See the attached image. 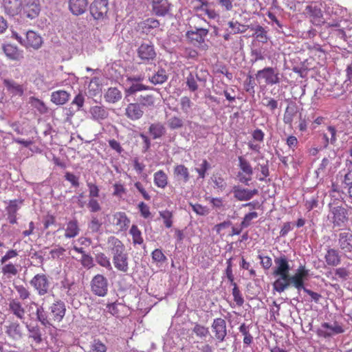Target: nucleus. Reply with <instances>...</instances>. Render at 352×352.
Instances as JSON below:
<instances>
[{"label": "nucleus", "mask_w": 352, "mask_h": 352, "mask_svg": "<svg viewBox=\"0 0 352 352\" xmlns=\"http://www.w3.org/2000/svg\"><path fill=\"white\" fill-rule=\"evenodd\" d=\"M274 262L276 268L273 274L278 278L273 284L274 289L281 293L292 285L297 289L299 294L302 291L305 296L308 294V289L305 287L304 280L308 274V271L305 269V267L302 269H298L294 275L290 276V267L285 256L276 258Z\"/></svg>", "instance_id": "nucleus-1"}, {"label": "nucleus", "mask_w": 352, "mask_h": 352, "mask_svg": "<svg viewBox=\"0 0 352 352\" xmlns=\"http://www.w3.org/2000/svg\"><path fill=\"white\" fill-rule=\"evenodd\" d=\"M108 244L114 267L117 270L126 273L129 268V256L125 252V247L122 242L115 236H111L108 239Z\"/></svg>", "instance_id": "nucleus-2"}, {"label": "nucleus", "mask_w": 352, "mask_h": 352, "mask_svg": "<svg viewBox=\"0 0 352 352\" xmlns=\"http://www.w3.org/2000/svg\"><path fill=\"white\" fill-rule=\"evenodd\" d=\"M137 56L144 63H151L155 60L157 54L154 45L152 41L146 40L142 41L138 45L137 50Z\"/></svg>", "instance_id": "nucleus-3"}, {"label": "nucleus", "mask_w": 352, "mask_h": 352, "mask_svg": "<svg viewBox=\"0 0 352 352\" xmlns=\"http://www.w3.org/2000/svg\"><path fill=\"white\" fill-rule=\"evenodd\" d=\"M30 284L40 296L47 294L50 290L51 282L45 274H36L30 280Z\"/></svg>", "instance_id": "nucleus-4"}, {"label": "nucleus", "mask_w": 352, "mask_h": 352, "mask_svg": "<svg viewBox=\"0 0 352 352\" xmlns=\"http://www.w3.org/2000/svg\"><path fill=\"white\" fill-rule=\"evenodd\" d=\"M256 78L258 82L261 79H263L265 84L270 85H276L280 82L279 72L276 68L272 67L258 70L256 74Z\"/></svg>", "instance_id": "nucleus-5"}, {"label": "nucleus", "mask_w": 352, "mask_h": 352, "mask_svg": "<svg viewBox=\"0 0 352 352\" xmlns=\"http://www.w3.org/2000/svg\"><path fill=\"white\" fill-rule=\"evenodd\" d=\"M108 0H94L89 7L90 14L95 20H103L109 10Z\"/></svg>", "instance_id": "nucleus-6"}, {"label": "nucleus", "mask_w": 352, "mask_h": 352, "mask_svg": "<svg viewBox=\"0 0 352 352\" xmlns=\"http://www.w3.org/2000/svg\"><path fill=\"white\" fill-rule=\"evenodd\" d=\"M91 292L96 296H104L108 291V280L102 274H97L91 281Z\"/></svg>", "instance_id": "nucleus-7"}, {"label": "nucleus", "mask_w": 352, "mask_h": 352, "mask_svg": "<svg viewBox=\"0 0 352 352\" xmlns=\"http://www.w3.org/2000/svg\"><path fill=\"white\" fill-rule=\"evenodd\" d=\"M52 322H60L66 313L65 304L61 300H55L49 307Z\"/></svg>", "instance_id": "nucleus-8"}, {"label": "nucleus", "mask_w": 352, "mask_h": 352, "mask_svg": "<svg viewBox=\"0 0 352 352\" xmlns=\"http://www.w3.org/2000/svg\"><path fill=\"white\" fill-rule=\"evenodd\" d=\"M23 8V14L30 19L38 16L41 12L40 0H25Z\"/></svg>", "instance_id": "nucleus-9"}, {"label": "nucleus", "mask_w": 352, "mask_h": 352, "mask_svg": "<svg viewBox=\"0 0 352 352\" xmlns=\"http://www.w3.org/2000/svg\"><path fill=\"white\" fill-rule=\"evenodd\" d=\"M211 328L214 338L219 342H223L228 333L226 320L221 318L214 319Z\"/></svg>", "instance_id": "nucleus-10"}, {"label": "nucleus", "mask_w": 352, "mask_h": 352, "mask_svg": "<svg viewBox=\"0 0 352 352\" xmlns=\"http://www.w3.org/2000/svg\"><path fill=\"white\" fill-rule=\"evenodd\" d=\"M329 218L334 226H342L348 220L346 210L341 206L331 207Z\"/></svg>", "instance_id": "nucleus-11"}, {"label": "nucleus", "mask_w": 352, "mask_h": 352, "mask_svg": "<svg viewBox=\"0 0 352 352\" xmlns=\"http://www.w3.org/2000/svg\"><path fill=\"white\" fill-rule=\"evenodd\" d=\"M22 5V0H2V8L4 12L12 17L21 12Z\"/></svg>", "instance_id": "nucleus-12"}, {"label": "nucleus", "mask_w": 352, "mask_h": 352, "mask_svg": "<svg viewBox=\"0 0 352 352\" xmlns=\"http://www.w3.org/2000/svg\"><path fill=\"white\" fill-rule=\"evenodd\" d=\"M8 310L10 314L21 321L25 319V309L22 303L16 298L9 300Z\"/></svg>", "instance_id": "nucleus-13"}, {"label": "nucleus", "mask_w": 352, "mask_h": 352, "mask_svg": "<svg viewBox=\"0 0 352 352\" xmlns=\"http://www.w3.org/2000/svg\"><path fill=\"white\" fill-rule=\"evenodd\" d=\"M4 329L8 336L14 340H19L23 338L22 327L18 321L8 322L4 326Z\"/></svg>", "instance_id": "nucleus-14"}, {"label": "nucleus", "mask_w": 352, "mask_h": 352, "mask_svg": "<svg viewBox=\"0 0 352 352\" xmlns=\"http://www.w3.org/2000/svg\"><path fill=\"white\" fill-rule=\"evenodd\" d=\"M232 192L234 198L241 201L250 200L254 195L258 193L257 189L249 190L243 188L239 186H234L232 188Z\"/></svg>", "instance_id": "nucleus-15"}, {"label": "nucleus", "mask_w": 352, "mask_h": 352, "mask_svg": "<svg viewBox=\"0 0 352 352\" xmlns=\"http://www.w3.org/2000/svg\"><path fill=\"white\" fill-rule=\"evenodd\" d=\"M2 50L8 58L12 60L19 61L23 58V52L16 45L7 43L2 45Z\"/></svg>", "instance_id": "nucleus-16"}, {"label": "nucleus", "mask_w": 352, "mask_h": 352, "mask_svg": "<svg viewBox=\"0 0 352 352\" xmlns=\"http://www.w3.org/2000/svg\"><path fill=\"white\" fill-rule=\"evenodd\" d=\"M144 110L138 102L129 103L125 109V116L131 120H140L144 115Z\"/></svg>", "instance_id": "nucleus-17"}, {"label": "nucleus", "mask_w": 352, "mask_h": 352, "mask_svg": "<svg viewBox=\"0 0 352 352\" xmlns=\"http://www.w3.org/2000/svg\"><path fill=\"white\" fill-rule=\"evenodd\" d=\"M338 245L344 253H352V233L344 231L339 234Z\"/></svg>", "instance_id": "nucleus-18"}, {"label": "nucleus", "mask_w": 352, "mask_h": 352, "mask_svg": "<svg viewBox=\"0 0 352 352\" xmlns=\"http://www.w3.org/2000/svg\"><path fill=\"white\" fill-rule=\"evenodd\" d=\"M42 44L43 39L38 34L32 30L27 32L25 44H23L24 47L38 50L41 47Z\"/></svg>", "instance_id": "nucleus-19"}, {"label": "nucleus", "mask_w": 352, "mask_h": 352, "mask_svg": "<svg viewBox=\"0 0 352 352\" xmlns=\"http://www.w3.org/2000/svg\"><path fill=\"white\" fill-rule=\"evenodd\" d=\"M319 331L320 334L323 335L324 337H329L336 334L342 333L344 330L341 325L337 322H335L333 324H330L327 322L322 323Z\"/></svg>", "instance_id": "nucleus-20"}, {"label": "nucleus", "mask_w": 352, "mask_h": 352, "mask_svg": "<svg viewBox=\"0 0 352 352\" xmlns=\"http://www.w3.org/2000/svg\"><path fill=\"white\" fill-rule=\"evenodd\" d=\"M208 34V30L206 28H195V30L186 32V36L192 43H203Z\"/></svg>", "instance_id": "nucleus-21"}, {"label": "nucleus", "mask_w": 352, "mask_h": 352, "mask_svg": "<svg viewBox=\"0 0 352 352\" xmlns=\"http://www.w3.org/2000/svg\"><path fill=\"white\" fill-rule=\"evenodd\" d=\"M31 305H34L36 307V320L45 327L52 326V323L50 314H47L43 306L42 305H39L35 302H32Z\"/></svg>", "instance_id": "nucleus-22"}, {"label": "nucleus", "mask_w": 352, "mask_h": 352, "mask_svg": "<svg viewBox=\"0 0 352 352\" xmlns=\"http://www.w3.org/2000/svg\"><path fill=\"white\" fill-rule=\"evenodd\" d=\"M87 6L88 0H69L68 2L69 10L75 16L85 13Z\"/></svg>", "instance_id": "nucleus-23"}, {"label": "nucleus", "mask_w": 352, "mask_h": 352, "mask_svg": "<svg viewBox=\"0 0 352 352\" xmlns=\"http://www.w3.org/2000/svg\"><path fill=\"white\" fill-rule=\"evenodd\" d=\"M3 84L6 88L8 92L12 96H21L24 94V88L23 85L17 83L12 79L5 78L3 80Z\"/></svg>", "instance_id": "nucleus-24"}, {"label": "nucleus", "mask_w": 352, "mask_h": 352, "mask_svg": "<svg viewBox=\"0 0 352 352\" xmlns=\"http://www.w3.org/2000/svg\"><path fill=\"white\" fill-rule=\"evenodd\" d=\"M148 132L153 140H157L166 135V129L163 123L155 122L149 125Z\"/></svg>", "instance_id": "nucleus-25"}, {"label": "nucleus", "mask_w": 352, "mask_h": 352, "mask_svg": "<svg viewBox=\"0 0 352 352\" xmlns=\"http://www.w3.org/2000/svg\"><path fill=\"white\" fill-rule=\"evenodd\" d=\"M168 76L165 69L158 67L153 74H148V81L154 85H162L167 81Z\"/></svg>", "instance_id": "nucleus-26"}, {"label": "nucleus", "mask_w": 352, "mask_h": 352, "mask_svg": "<svg viewBox=\"0 0 352 352\" xmlns=\"http://www.w3.org/2000/svg\"><path fill=\"white\" fill-rule=\"evenodd\" d=\"M160 25L158 20L149 18L138 23V28L143 33L148 34L152 30L158 28Z\"/></svg>", "instance_id": "nucleus-27"}, {"label": "nucleus", "mask_w": 352, "mask_h": 352, "mask_svg": "<svg viewBox=\"0 0 352 352\" xmlns=\"http://www.w3.org/2000/svg\"><path fill=\"white\" fill-rule=\"evenodd\" d=\"M113 223L120 230H126L129 226L130 220L124 212H118L113 214Z\"/></svg>", "instance_id": "nucleus-28"}, {"label": "nucleus", "mask_w": 352, "mask_h": 352, "mask_svg": "<svg viewBox=\"0 0 352 352\" xmlns=\"http://www.w3.org/2000/svg\"><path fill=\"white\" fill-rule=\"evenodd\" d=\"M324 258L327 264L330 266H337L341 261L338 251L333 248L327 250Z\"/></svg>", "instance_id": "nucleus-29"}, {"label": "nucleus", "mask_w": 352, "mask_h": 352, "mask_svg": "<svg viewBox=\"0 0 352 352\" xmlns=\"http://www.w3.org/2000/svg\"><path fill=\"white\" fill-rule=\"evenodd\" d=\"M169 10L170 4L168 0L152 5L153 12L158 16H165L168 12Z\"/></svg>", "instance_id": "nucleus-30"}, {"label": "nucleus", "mask_w": 352, "mask_h": 352, "mask_svg": "<svg viewBox=\"0 0 352 352\" xmlns=\"http://www.w3.org/2000/svg\"><path fill=\"white\" fill-rule=\"evenodd\" d=\"M69 94L63 90L54 91L51 96V100L56 104H64L69 100Z\"/></svg>", "instance_id": "nucleus-31"}, {"label": "nucleus", "mask_w": 352, "mask_h": 352, "mask_svg": "<svg viewBox=\"0 0 352 352\" xmlns=\"http://www.w3.org/2000/svg\"><path fill=\"white\" fill-rule=\"evenodd\" d=\"M104 96L107 102L115 103L122 98V94L116 87H110L107 89Z\"/></svg>", "instance_id": "nucleus-32"}, {"label": "nucleus", "mask_w": 352, "mask_h": 352, "mask_svg": "<svg viewBox=\"0 0 352 352\" xmlns=\"http://www.w3.org/2000/svg\"><path fill=\"white\" fill-rule=\"evenodd\" d=\"M80 229L78 228V221L73 219L67 223L65 236L66 238H74L79 234Z\"/></svg>", "instance_id": "nucleus-33"}, {"label": "nucleus", "mask_w": 352, "mask_h": 352, "mask_svg": "<svg viewBox=\"0 0 352 352\" xmlns=\"http://www.w3.org/2000/svg\"><path fill=\"white\" fill-rule=\"evenodd\" d=\"M92 118L96 120H102L106 119L108 116V111L103 107L100 106H94L90 109L89 111Z\"/></svg>", "instance_id": "nucleus-34"}, {"label": "nucleus", "mask_w": 352, "mask_h": 352, "mask_svg": "<svg viewBox=\"0 0 352 352\" xmlns=\"http://www.w3.org/2000/svg\"><path fill=\"white\" fill-rule=\"evenodd\" d=\"M309 21L314 25H320L324 22L322 11L320 8H314L309 6Z\"/></svg>", "instance_id": "nucleus-35"}, {"label": "nucleus", "mask_w": 352, "mask_h": 352, "mask_svg": "<svg viewBox=\"0 0 352 352\" xmlns=\"http://www.w3.org/2000/svg\"><path fill=\"white\" fill-rule=\"evenodd\" d=\"M26 327L29 332V338H32L36 344H40L43 341L41 329L38 325L30 326L27 324Z\"/></svg>", "instance_id": "nucleus-36"}, {"label": "nucleus", "mask_w": 352, "mask_h": 352, "mask_svg": "<svg viewBox=\"0 0 352 352\" xmlns=\"http://www.w3.org/2000/svg\"><path fill=\"white\" fill-rule=\"evenodd\" d=\"M251 30L254 31L253 36H255L259 42L263 43L267 42V32L264 28L257 25L255 27H252Z\"/></svg>", "instance_id": "nucleus-37"}, {"label": "nucleus", "mask_w": 352, "mask_h": 352, "mask_svg": "<svg viewBox=\"0 0 352 352\" xmlns=\"http://www.w3.org/2000/svg\"><path fill=\"white\" fill-rule=\"evenodd\" d=\"M296 114V108L294 104H289L285 111L283 116V122L285 124L289 125L292 126V123L293 122L294 118Z\"/></svg>", "instance_id": "nucleus-38"}, {"label": "nucleus", "mask_w": 352, "mask_h": 352, "mask_svg": "<svg viewBox=\"0 0 352 352\" xmlns=\"http://www.w3.org/2000/svg\"><path fill=\"white\" fill-rule=\"evenodd\" d=\"M154 183L157 187L164 188L168 184L166 174L162 170L157 171L154 174Z\"/></svg>", "instance_id": "nucleus-39"}, {"label": "nucleus", "mask_w": 352, "mask_h": 352, "mask_svg": "<svg viewBox=\"0 0 352 352\" xmlns=\"http://www.w3.org/2000/svg\"><path fill=\"white\" fill-rule=\"evenodd\" d=\"M174 174L185 183L188 182L190 179L188 169L182 164L177 165L175 167Z\"/></svg>", "instance_id": "nucleus-40"}, {"label": "nucleus", "mask_w": 352, "mask_h": 352, "mask_svg": "<svg viewBox=\"0 0 352 352\" xmlns=\"http://www.w3.org/2000/svg\"><path fill=\"white\" fill-rule=\"evenodd\" d=\"M167 126L170 130H177L183 128L184 122L182 118L173 116L167 120Z\"/></svg>", "instance_id": "nucleus-41"}, {"label": "nucleus", "mask_w": 352, "mask_h": 352, "mask_svg": "<svg viewBox=\"0 0 352 352\" xmlns=\"http://www.w3.org/2000/svg\"><path fill=\"white\" fill-rule=\"evenodd\" d=\"M138 101L142 107H153L155 106V97L153 94L140 95Z\"/></svg>", "instance_id": "nucleus-42"}, {"label": "nucleus", "mask_w": 352, "mask_h": 352, "mask_svg": "<svg viewBox=\"0 0 352 352\" xmlns=\"http://www.w3.org/2000/svg\"><path fill=\"white\" fill-rule=\"evenodd\" d=\"M1 268V272L8 277L16 276L19 273L18 265L12 263H4Z\"/></svg>", "instance_id": "nucleus-43"}, {"label": "nucleus", "mask_w": 352, "mask_h": 352, "mask_svg": "<svg viewBox=\"0 0 352 352\" xmlns=\"http://www.w3.org/2000/svg\"><path fill=\"white\" fill-rule=\"evenodd\" d=\"M30 103L32 107L35 108L40 113L44 114L47 112V107L42 100L34 97H30Z\"/></svg>", "instance_id": "nucleus-44"}, {"label": "nucleus", "mask_w": 352, "mask_h": 352, "mask_svg": "<svg viewBox=\"0 0 352 352\" xmlns=\"http://www.w3.org/2000/svg\"><path fill=\"white\" fill-rule=\"evenodd\" d=\"M95 259H96V263L98 265H100V266H102L109 270H112V266H111V262L109 261V258L104 253H102V252L98 253L96 255Z\"/></svg>", "instance_id": "nucleus-45"}, {"label": "nucleus", "mask_w": 352, "mask_h": 352, "mask_svg": "<svg viewBox=\"0 0 352 352\" xmlns=\"http://www.w3.org/2000/svg\"><path fill=\"white\" fill-rule=\"evenodd\" d=\"M148 86L144 85L142 83H131V85L125 89V92L127 95H133L138 91H141L143 90H148L152 89Z\"/></svg>", "instance_id": "nucleus-46"}, {"label": "nucleus", "mask_w": 352, "mask_h": 352, "mask_svg": "<svg viewBox=\"0 0 352 352\" xmlns=\"http://www.w3.org/2000/svg\"><path fill=\"white\" fill-rule=\"evenodd\" d=\"M228 25L231 29L230 33L233 34L244 33L248 28V25H242L237 21H229Z\"/></svg>", "instance_id": "nucleus-47"}, {"label": "nucleus", "mask_w": 352, "mask_h": 352, "mask_svg": "<svg viewBox=\"0 0 352 352\" xmlns=\"http://www.w3.org/2000/svg\"><path fill=\"white\" fill-rule=\"evenodd\" d=\"M129 233L132 235L133 242L134 244H142L143 239L142 237L141 231L136 225H133L130 229Z\"/></svg>", "instance_id": "nucleus-48"}, {"label": "nucleus", "mask_w": 352, "mask_h": 352, "mask_svg": "<svg viewBox=\"0 0 352 352\" xmlns=\"http://www.w3.org/2000/svg\"><path fill=\"white\" fill-rule=\"evenodd\" d=\"M107 346L99 339H94L90 344V352H107Z\"/></svg>", "instance_id": "nucleus-49"}, {"label": "nucleus", "mask_w": 352, "mask_h": 352, "mask_svg": "<svg viewBox=\"0 0 352 352\" xmlns=\"http://www.w3.org/2000/svg\"><path fill=\"white\" fill-rule=\"evenodd\" d=\"M239 330L244 336L243 343L247 345L250 344L253 341V337L250 333L249 327L243 323L240 325Z\"/></svg>", "instance_id": "nucleus-50"}, {"label": "nucleus", "mask_w": 352, "mask_h": 352, "mask_svg": "<svg viewBox=\"0 0 352 352\" xmlns=\"http://www.w3.org/2000/svg\"><path fill=\"white\" fill-rule=\"evenodd\" d=\"M233 286L232 289V296L234 297V300L238 306H242L244 303V299L241 294V292L236 285V283H233L231 284Z\"/></svg>", "instance_id": "nucleus-51"}, {"label": "nucleus", "mask_w": 352, "mask_h": 352, "mask_svg": "<svg viewBox=\"0 0 352 352\" xmlns=\"http://www.w3.org/2000/svg\"><path fill=\"white\" fill-rule=\"evenodd\" d=\"M192 332L200 338H205L209 334L208 328L197 323H196L192 328Z\"/></svg>", "instance_id": "nucleus-52"}, {"label": "nucleus", "mask_w": 352, "mask_h": 352, "mask_svg": "<svg viewBox=\"0 0 352 352\" xmlns=\"http://www.w3.org/2000/svg\"><path fill=\"white\" fill-rule=\"evenodd\" d=\"M239 167L243 173L248 175H252L253 173L252 168L248 160L242 156L239 157Z\"/></svg>", "instance_id": "nucleus-53"}, {"label": "nucleus", "mask_w": 352, "mask_h": 352, "mask_svg": "<svg viewBox=\"0 0 352 352\" xmlns=\"http://www.w3.org/2000/svg\"><path fill=\"white\" fill-rule=\"evenodd\" d=\"M180 106L182 112L188 114L191 111L192 102L188 96H183L180 99Z\"/></svg>", "instance_id": "nucleus-54"}, {"label": "nucleus", "mask_w": 352, "mask_h": 352, "mask_svg": "<svg viewBox=\"0 0 352 352\" xmlns=\"http://www.w3.org/2000/svg\"><path fill=\"white\" fill-rule=\"evenodd\" d=\"M261 103L272 112L278 108V101L268 96H264L262 99Z\"/></svg>", "instance_id": "nucleus-55"}, {"label": "nucleus", "mask_w": 352, "mask_h": 352, "mask_svg": "<svg viewBox=\"0 0 352 352\" xmlns=\"http://www.w3.org/2000/svg\"><path fill=\"white\" fill-rule=\"evenodd\" d=\"M23 204V200L14 199L9 202L8 206L6 208L7 213L16 214L17 210H19L20 205Z\"/></svg>", "instance_id": "nucleus-56"}, {"label": "nucleus", "mask_w": 352, "mask_h": 352, "mask_svg": "<svg viewBox=\"0 0 352 352\" xmlns=\"http://www.w3.org/2000/svg\"><path fill=\"white\" fill-rule=\"evenodd\" d=\"M160 215L163 219L164 223L165 226L168 228H170L173 225V221H172L173 213H172V212H170L168 210L160 211Z\"/></svg>", "instance_id": "nucleus-57"}, {"label": "nucleus", "mask_w": 352, "mask_h": 352, "mask_svg": "<svg viewBox=\"0 0 352 352\" xmlns=\"http://www.w3.org/2000/svg\"><path fill=\"white\" fill-rule=\"evenodd\" d=\"M210 164L206 160H204L202 163L199 165V167L195 168V170L199 174V178L204 179L206 177L207 170L210 168Z\"/></svg>", "instance_id": "nucleus-58"}, {"label": "nucleus", "mask_w": 352, "mask_h": 352, "mask_svg": "<svg viewBox=\"0 0 352 352\" xmlns=\"http://www.w3.org/2000/svg\"><path fill=\"white\" fill-rule=\"evenodd\" d=\"M14 289L17 292L19 298L22 300H26L30 298V292L29 290L22 285H14Z\"/></svg>", "instance_id": "nucleus-59"}, {"label": "nucleus", "mask_w": 352, "mask_h": 352, "mask_svg": "<svg viewBox=\"0 0 352 352\" xmlns=\"http://www.w3.org/2000/svg\"><path fill=\"white\" fill-rule=\"evenodd\" d=\"M186 83L190 91L195 92L198 89V85L197 81L195 80V77L192 76V72H190L186 77Z\"/></svg>", "instance_id": "nucleus-60"}, {"label": "nucleus", "mask_w": 352, "mask_h": 352, "mask_svg": "<svg viewBox=\"0 0 352 352\" xmlns=\"http://www.w3.org/2000/svg\"><path fill=\"white\" fill-rule=\"evenodd\" d=\"M255 85H256V84L254 82V79L253 78V77L252 76L249 75L244 82V87H245V91L250 94H254Z\"/></svg>", "instance_id": "nucleus-61"}, {"label": "nucleus", "mask_w": 352, "mask_h": 352, "mask_svg": "<svg viewBox=\"0 0 352 352\" xmlns=\"http://www.w3.org/2000/svg\"><path fill=\"white\" fill-rule=\"evenodd\" d=\"M102 226V223L96 217H92L90 223L88 225V228L92 232H98Z\"/></svg>", "instance_id": "nucleus-62"}, {"label": "nucleus", "mask_w": 352, "mask_h": 352, "mask_svg": "<svg viewBox=\"0 0 352 352\" xmlns=\"http://www.w3.org/2000/svg\"><path fill=\"white\" fill-rule=\"evenodd\" d=\"M192 210L199 215L205 216L209 214V209L206 206H203L201 204H190Z\"/></svg>", "instance_id": "nucleus-63"}, {"label": "nucleus", "mask_w": 352, "mask_h": 352, "mask_svg": "<svg viewBox=\"0 0 352 352\" xmlns=\"http://www.w3.org/2000/svg\"><path fill=\"white\" fill-rule=\"evenodd\" d=\"M80 262L85 267L88 269H90L94 266L93 258L87 254L82 255Z\"/></svg>", "instance_id": "nucleus-64"}]
</instances>
